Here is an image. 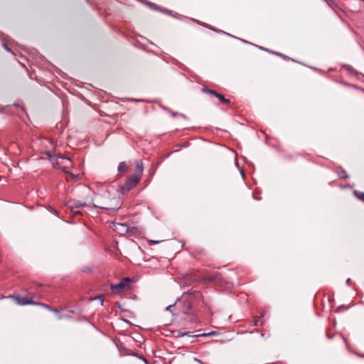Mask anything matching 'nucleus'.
Returning <instances> with one entry per match:
<instances>
[{
  "label": "nucleus",
  "mask_w": 364,
  "mask_h": 364,
  "mask_svg": "<svg viewBox=\"0 0 364 364\" xmlns=\"http://www.w3.org/2000/svg\"><path fill=\"white\" fill-rule=\"evenodd\" d=\"M195 360H196L197 363H202V362H201L200 360L197 359V358H195Z\"/></svg>",
  "instance_id": "25"
},
{
  "label": "nucleus",
  "mask_w": 364,
  "mask_h": 364,
  "mask_svg": "<svg viewBox=\"0 0 364 364\" xmlns=\"http://www.w3.org/2000/svg\"><path fill=\"white\" fill-rule=\"evenodd\" d=\"M95 299H100V303H101V304L102 305V304H103V299H102L100 296H97V297H96Z\"/></svg>",
  "instance_id": "22"
},
{
  "label": "nucleus",
  "mask_w": 364,
  "mask_h": 364,
  "mask_svg": "<svg viewBox=\"0 0 364 364\" xmlns=\"http://www.w3.org/2000/svg\"><path fill=\"white\" fill-rule=\"evenodd\" d=\"M350 279H347V281H346V282H347L348 284H349V283H350Z\"/></svg>",
  "instance_id": "27"
},
{
  "label": "nucleus",
  "mask_w": 364,
  "mask_h": 364,
  "mask_svg": "<svg viewBox=\"0 0 364 364\" xmlns=\"http://www.w3.org/2000/svg\"><path fill=\"white\" fill-rule=\"evenodd\" d=\"M328 6L333 8V6H336V3L334 0H323Z\"/></svg>",
  "instance_id": "13"
},
{
  "label": "nucleus",
  "mask_w": 364,
  "mask_h": 364,
  "mask_svg": "<svg viewBox=\"0 0 364 364\" xmlns=\"http://www.w3.org/2000/svg\"><path fill=\"white\" fill-rule=\"evenodd\" d=\"M4 47L5 48V49L8 51H11V49L8 47V46L5 43H4Z\"/></svg>",
  "instance_id": "20"
},
{
  "label": "nucleus",
  "mask_w": 364,
  "mask_h": 364,
  "mask_svg": "<svg viewBox=\"0 0 364 364\" xmlns=\"http://www.w3.org/2000/svg\"><path fill=\"white\" fill-rule=\"evenodd\" d=\"M141 179L140 176L132 175L129 176L121 187V192L124 194L128 193L130 190L134 188Z\"/></svg>",
  "instance_id": "4"
},
{
  "label": "nucleus",
  "mask_w": 364,
  "mask_h": 364,
  "mask_svg": "<svg viewBox=\"0 0 364 364\" xmlns=\"http://www.w3.org/2000/svg\"><path fill=\"white\" fill-rule=\"evenodd\" d=\"M353 194L356 198H358L359 200L364 202V192H360L358 191L355 190L353 191Z\"/></svg>",
  "instance_id": "12"
},
{
  "label": "nucleus",
  "mask_w": 364,
  "mask_h": 364,
  "mask_svg": "<svg viewBox=\"0 0 364 364\" xmlns=\"http://www.w3.org/2000/svg\"><path fill=\"white\" fill-rule=\"evenodd\" d=\"M347 70L353 75H357L358 73L350 66V65H346Z\"/></svg>",
  "instance_id": "15"
},
{
  "label": "nucleus",
  "mask_w": 364,
  "mask_h": 364,
  "mask_svg": "<svg viewBox=\"0 0 364 364\" xmlns=\"http://www.w3.org/2000/svg\"><path fill=\"white\" fill-rule=\"evenodd\" d=\"M36 306H41L42 307H43L44 309L50 311H53L55 312V314H58V311L56 310V309H52L50 306H48V304H43V303H40V302H37V304H36Z\"/></svg>",
  "instance_id": "10"
},
{
  "label": "nucleus",
  "mask_w": 364,
  "mask_h": 364,
  "mask_svg": "<svg viewBox=\"0 0 364 364\" xmlns=\"http://www.w3.org/2000/svg\"><path fill=\"white\" fill-rule=\"evenodd\" d=\"M127 168V166L124 161H122L119 163V166H118V171L119 173L125 172Z\"/></svg>",
  "instance_id": "11"
},
{
  "label": "nucleus",
  "mask_w": 364,
  "mask_h": 364,
  "mask_svg": "<svg viewBox=\"0 0 364 364\" xmlns=\"http://www.w3.org/2000/svg\"><path fill=\"white\" fill-rule=\"evenodd\" d=\"M74 215H82V213L77 210L79 208L87 206V203L76 200H70L67 204Z\"/></svg>",
  "instance_id": "5"
},
{
  "label": "nucleus",
  "mask_w": 364,
  "mask_h": 364,
  "mask_svg": "<svg viewBox=\"0 0 364 364\" xmlns=\"http://www.w3.org/2000/svg\"><path fill=\"white\" fill-rule=\"evenodd\" d=\"M93 205L95 208L107 210H117L120 208V200L119 198H109L107 196H97Z\"/></svg>",
  "instance_id": "1"
},
{
  "label": "nucleus",
  "mask_w": 364,
  "mask_h": 364,
  "mask_svg": "<svg viewBox=\"0 0 364 364\" xmlns=\"http://www.w3.org/2000/svg\"><path fill=\"white\" fill-rule=\"evenodd\" d=\"M203 91L204 92L210 94V95L218 97L220 100V102H222L224 104H229L230 103V100L228 99L225 98V97L223 95L217 92L215 90H210V89H208L207 87H203Z\"/></svg>",
  "instance_id": "7"
},
{
  "label": "nucleus",
  "mask_w": 364,
  "mask_h": 364,
  "mask_svg": "<svg viewBox=\"0 0 364 364\" xmlns=\"http://www.w3.org/2000/svg\"><path fill=\"white\" fill-rule=\"evenodd\" d=\"M339 176L341 178H349V176L347 174V172L343 169L339 173Z\"/></svg>",
  "instance_id": "14"
},
{
  "label": "nucleus",
  "mask_w": 364,
  "mask_h": 364,
  "mask_svg": "<svg viewBox=\"0 0 364 364\" xmlns=\"http://www.w3.org/2000/svg\"><path fill=\"white\" fill-rule=\"evenodd\" d=\"M172 115H173V117L177 116V115H179V116H181V117H182L185 118V115H183V114H178V113H177V112H173V113H172Z\"/></svg>",
  "instance_id": "16"
},
{
  "label": "nucleus",
  "mask_w": 364,
  "mask_h": 364,
  "mask_svg": "<svg viewBox=\"0 0 364 364\" xmlns=\"http://www.w3.org/2000/svg\"><path fill=\"white\" fill-rule=\"evenodd\" d=\"M195 360H196L197 363H202V362H201L200 360L197 359V358H195Z\"/></svg>",
  "instance_id": "24"
},
{
  "label": "nucleus",
  "mask_w": 364,
  "mask_h": 364,
  "mask_svg": "<svg viewBox=\"0 0 364 364\" xmlns=\"http://www.w3.org/2000/svg\"><path fill=\"white\" fill-rule=\"evenodd\" d=\"M149 5L150 6L151 8H153V9H155V7H156V5L154 4H151V3H149Z\"/></svg>",
  "instance_id": "21"
},
{
  "label": "nucleus",
  "mask_w": 364,
  "mask_h": 364,
  "mask_svg": "<svg viewBox=\"0 0 364 364\" xmlns=\"http://www.w3.org/2000/svg\"><path fill=\"white\" fill-rule=\"evenodd\" d=\"M46 154H47V156H48L49 157H51V156H52V155H51V154H50V151H47V152H46Z\"/></svg>",
  "instance_id": "23"
},
{
  "label": "nucleus",
  "mask_w": 364,
  "mask_h": 364,
  "mask_svg": "<svg viewBox=\"0 0 364 364\" xmlns=\"http://www.w3.org/2000/svg\"><path fill=\"white\" fill-rule=\"evenodd\" d=\"M255 326L262 325V323H260V319H259V318H258V319L255 320Z\"/></svg>",
  "instance_id": "18"
},
{
  "label": "nucleus",
  "mask_w": 364,
  "mask_h": 364,
  "mask_svg": "<svg viewBox=\"0 0 364 364\" xmlns=\"http://www.w3.org/2000/svg\"><path fill=\"white\" fill-rule=\"evenodd\" d=\"M134 282L129 277H124L119 282L115 284H111V289L114 293H122L127 291L132 288V284Z\"/></svg>",
  "instance_id": "3"
},
{
  "label": "nucleus",
  "mask_w": 364,
  "mask_h": 364,
  "mask_svg": "<svg viewBox=\"0 0 364 364\" xmlns=\"http://www.w3.org/2000/svg\"><path fill=\"white\" fill-rule=\"evenodd\" d=\"M193 294L192 291H188L186 293H184L178 302L176 303L175 305H169L166 308V311H172V309L176 306L178 305L181 302L186 303V309L183 310L184 314H188V311L191 309L192 306V301L193 298Z\"/></svg>",
  "instance_id": "2"
},
{
  "label": "nucleus",
  "mask_w": 364,
  "mask_h": 364,
  "mask_svg": "<svg viewBox=\"0 0 364 364\" xmlns=\"http://www.w3.org/2000/svg\"><path fill=\"white\" fill-rule=\"evenodd\" d=\"M113 229L120 235H124L129 232V227L124 223H116L113 224Z\"/></svg>",
  "instance_id": "8"
},
{
  "label": "nucleus",
  "mask_w": 364,
  "mask_h": 364,
  "mask_svg": "<svg viewBox=\"0 0 364 364\" xmlns=\"http://www.w3.org/2000/svg\"><path fill=\"white\" fill-rule=\"evenodd\" d=\"M215 333L214 331H212V332H210V333H208V334H206V333H203V334H201L200 336H209V335H213V334H215Z\"/></svg>",
  "instance_id": "19"
},
{
  "label": "nucleus",
  "mask_w": 364,
  "mask_h": 364,
  "mask_svg": "<svg viewBox=\"0 0 364 364\" xmlns=\"http://www.w3.org/2000/svg\"><path fill=\"white\" fill-rule=\"evenodd\" d=\"M191 274H186L185 276H186V278L188 277V276H190Z\"/></svg>",
  "instance_id": "28"
},
{
  "label": "nucleus",
  "mask_w": 364,
  "mask_h": 364,
  "mask_svg": "<svg viewBox=\"0 0 364 364\" xmlns=\"http://www.w3.org/2000/svg\"><path fill=\"white\" fill-rule=\"evenodd\" d=\"M10 297L16 300V302L18 305H27V304H37L36 301H32L31 299L27 298L26 296H21L18 294L16 295H12Z\"/></svg>",
  "instance_id": "6"
},
{
  "label": "nucleus",
  "mask_w": 364,
  "mask_h": 364,
  "mask_svg": "<svg viewBox=\"0 0 364 364\" xmlns=\"http://www.w3.org/2000/svg\"><path fill=\"white\" fill-rule=\"evenodd\" d=\"M144 170L143 163L141 161H137L136 164V171L140 175L142 174ZM141 177V176H139Z\"/></svg>",
  "instance_id": "9"
},
{
  "label": "nucleus",
  "mask_w": 364,
  "mask_h": 364,
  "mask_svg": "<svg viewBox=\"0 0 364 364\" xmlns=\"http://www.w3.org/2000/svg\"><path fill=\"white\" fill-rule=\"evenodd\" d=\"M195 360H196L197 363H202V362H201L200 360L197 359V358H195Z\"/></svg>",
  "instance_id": "26"
},
{
  "label": "nucleus",
  "mask_w": 364,
  "mask_h": 364,
  "mask_svg": "<svg viewBox=\"0 0 364 364\" xmlns=\"http://www.w3.org/2000/svg\"><path fill=\"white\" fill-rule=\"evenodd\" d=\"M159 242H160V241H158V240H150L149 241V243L153 244V245H156V244H159Z\"/></svg>",
  "instance_id": "17"
}]
</instances>
